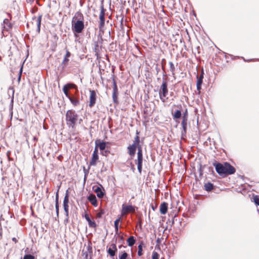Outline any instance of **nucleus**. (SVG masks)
Segmentation results:
<instances>
[{"mask_svg": "<svg viewBox=\"0 0 259 259\" xmlns=\"http://www.w3.org/2000/svg\"><path fill=\"white\" fill-rule=\"evenodd\" d=\"M213 165L215 166L217 172L222 176L232 175L236 171L235 168L228 162L222 164L215 162Z\"/></svg>", "mask_w": 259, "mask_h": 259, "instance_id": "nucleus-1", "label": "nucleus"}, {"mask_svg": "<svg viewBox=\"0 0 259 259\" xmlns=\"http://www.w3.org/2000/svg\"><path fill=\"white\" fill-rule=\"evenodd\" d=\"M75 17L78 19L72 24V29L74 32L80 33L84 28L83 16L81 12H77L75 13V16L73 18V20H74ZM73 22V20H72V23Z\"/></svg>", "mask_w": 259, "mask_h": 259, "instance_id": "nucleus-2", "label": "nucleus"}, {"mask_svg": "<svg viewBox=\"0 0 259 259\" xmlns=\"http://www.w3.org/2000/svg\"><path fill=\"white\" fill-rule=\"evenodd\" d=\"M65 116L67 125L69 127L74 128L78 120V114L73 110H68L66 112Z\"/></svg>", "mask_w": 259, "mask_h": 259, "instance_id": "nucleus-3", "label": "nucleus"}, {"mask_svg": "<svg viewBox=\"0 0 259 259\" xmlns=\"http://www.w3.org/2000/svg\"><path fill=\"white\" fill-rule=\"evenodd\" d=\"M130 146L132 148H135L136 149L137 148H138L137 165L138 171L141 173L142 169L143 163V153L141 146L133 142V144L130 145Z\"/></svg>", "mask_w": 259, "mask_h": 259, "instance_id": "nucleus-4", "label": "nucleus"}, {"mask_svg": "<svg viewBox=\"0 0 259 259\" xmlns=\"http://www.w3.org/2000/svg\"><path fill=\"white\" fill-rule=\"evenodd\" d=\"M168 94L167 82L165 79H163L162 84L159 91V98L160 100L165 102L166 101L165 97Z\"/></svg>", "mask_w": 259, "mask_h": 259, "instance_id": "nucleus-5", "label": "nucleus"}, {"mask_svg": "<svg viewBox=\"0 0 259 259\" xmlns=\"http://www.w3.org/2000/svg\"><path fill=\"white\" fill-rule=\"evenodd\" d=\"M135 212V207L133 205H126L122 204L121 209V215L124 216L130 212L134 213Z\"/></svg>", "mask_w": 259, "mask_h": 259, "instance_id": "nucleus-6", "label": "nucleus"}, {"mask_svg": "<svg viewBox=\"0 0 259 259\" xmlns=\"http://www.w3.org/2000/svg\"><path fill=\"white\" fill-rule=\"evenodd\" d=\"M69 196L67 192H66L63 200V208L65 212L66 217L69 216Z\"/></svg>", "mask_w": 259, "mask_h": 259, "instance_id": "nucleus-7", "label": "nucleus"}, {"mask_svg": "<svg viewBox=\"0 0 259 259\" xmlns=\"http://www.w3.org/2000/svg\"><path fill=\"white\" fill-rule=\"evenodd\" d=\"M203 70L202 69L201 71V74L198 76H197V83H196V86H197V90L198 91V94H200V90L201 89V85L202 84L203 82Z\"/></svg>", "mask_w": 259, "mask_h": 259, "instance_id": "nucleus-8", "label": "nucleus"}, {"mask_svg": "<svg viewBox=\"0 0 259 259\" xmlns=\"http://www.w3.org/2000/svg\"><path fill=\"white\" fill-rule=\"evenodd\" d=\"M90 96L89 99V106L90 107H93L95 104L96 101V93L94 90H90Z\"/></svg>", "mask_w": 259, "mask_h": 259, "instance_id": "nucleus-9", "label": "nucleus"}, {"mask_svg": "<svg viewBox=\"0 0 259 259\" xmlns=\"http://www.w3.org/2000/svg\"><path fill=\"white\" fill-rule=\"evenodd\" d=\"M70 56L71 53L68 50H66V54L64 57L62 62L61 64V66L62 67V69H64L67 66L69 61L68 58L70 57Z\"/></svg>", "mask_w": 259, "mask_h": 259, "instance_id": "nucleus-10", "label": "nucleus"}, {"mask_svg": "<svg viewBox=\"0 0 259 259\" xmlns=\"http://www.w3.org/2000/svg\"><path fill=\"white\" fill-rule=\"evenodd\" d=\"M118 89L115 81H113L112 99L114 103L117 102Z\"/></svg>", "mask_w": 259, "mask_h": 259, "instance_id": "nucleus-11", "label": "nucleus"}, {"mask_svg": "<svg viewBox=\"0 0 259 259\" xmlns=\"http://www.w3.org/2000/svg\"><path fill=\"white\" fill-rule=\"evenodd\" d=\"M168 204L165 202H163L160 205V212L162 214H165L167 211Z\"/></svg>", "mask_w": 259, "mask_h": 259, "instance_id": "nucleus-12", "label": "nucleus"}, {"mask_svg": "<svg viewBox=\"0 0 259 259\" xmlns=\"http://www.w3.org/2000/svg\"><path fill=\"white\" fill-rule=\"evenodd\" d=\"M187 122L188 119H186V118L182 119V120L181 121V125L183 128V130L182 131L181 134L183 136H185L186 134Z\"/></svg>", "mask_w": 259, "mask_h": 259, "instance_id": "nucleus-13", "label": "nucleus"}, {"mask_svg": "<svg viewBox=\"0 0 259 259\" xmlns=\"http://www.w3.org/2000/svg\"><path fill=\"white\" fill-rule=\"evenodd\" d=\"M96 147H98L101 151H103L105 149L106 146V143L104 141L101 142L100 140H96L95 142Z\"/></svg>", "mask_w": 259, "mask_h": 259, "instance_id": "nucleus-14", "label": "nucleus"}, {"mask_svg": "<svg viewBox=\"0 0 259 259\" xmlns=\"http://www.w3.org/2000/svg\"><path fill=\"white\" fill-rule=\"evenodd\" d=\"M117 249L116 248V244H112L108 250V252L111 256H114L115 255V252H116V251H117Z\"/></svg>", "mask_w": 259, "mask_h": 259, "instance_id": "nucleus-15", "label": "nucleus"}, {"mask_svg": "<svg viewBox=\"0 0 259 259\" xmlns=\"http://www.w3.org/2000/svg\"><path fill=\"white\" fill-rule=\"evenodd\" d=\"M55 208H56V214H57V219H59V212L58 191L57 192V193L56 194V197H55Z\"/></svg>", "mask_w": 259, "mask_h": 259, "instance_id": "nucleus-16", "label": "nucleus"}, {"mask_svg": "<svg viewBox=\"0 0 259 259\" xmlns=\"http://www.w3.org/2000/svg\"><path fill=\"white\" fill-rule=\"evenodd\" d=\"M85 220L88 221L90 227L96 228L97 225L95 221H92L88 214L84 215Z\"/></svg>", "mask_w": 259, "mask_h": 259, "instance_id": "nucleus-17", "label": "nucleus"}, {"mask_svg": "<svg viewBox=\"0 0 259 259\" xmlns=\"http://www.w3.org/2000/svg\"><path fill=\"white\" fill-rule=\"evenodd\" d=\"M99 159L98 154H92V157L91 160L90 162V165L95 166L97 164V162Z\"/></svg>", "mask_w": 259, "mask_h": 259, "instance_id": "nucleus-18", "label": "nucleus"}, {"mask_svg": "<svg viewBox=\"0 0 259 259\" xmlns=\"http://www.w3.org/2000/svg\"><path fill=\"white\" fill-rule=\"evenodd\" d=\"M41 17H42V15H40L37 18H33V20L35 21L36 22V24L37 25V31L38 32H39V31H40Z\"/></svg>", "mask_w": 259, "mask_h": 259, "instance_id": "nucleus-19", "label": "nucleus"}, {"mask_svg": "<svg viewBox=\"0 0 259 259\" xmlns=\"http://www.w3.org/2000/svg\"><path fill=\"white\" fill-rule=\"evenodd\" d=\"M88 200L93 205L95 206L97 205V200L96 196L94 194L90 195L88 197Z\"/></svg>", "mask_w": 259, "mask_h": 259, "instance_id": "nucleus-20", "label": "nucleus"}, {"mask_svg": "<svg viewBox=\"0 0 259 259\" xmlns=\"http://www.w3.org/2000/svg\"><path fill=\"white\" fill-rule=\"evenodd\" d=\"M105 10L103 5L101 7V12L99 15L100 21H105Z\"/></svg>", "mask_w": 259, "mask_h": 259, "instance_id": "nucleus-21", "label": "nucleus"}, {"mask_svg": "<svg viewBox=\"0 0 259 259\" xmlns=\"http://www.w3.org/2000/svg\"><path fill=\"white\" fill-rule=\"evenodd\" d=\"M4 28L6 30H9L12 27L11 24L9 22V20L8 19H5L4 20Z\"/></svg>", "mask_w": 259, "mask_h": 259, "instance_id": "nucleus-22", "label": "nucleus"}, {"mask_svg": "<svg viewBox=\"0 0 259 259\" xmlns=\"http://www.w3.org/2000/svg\"><path fill=\"white\" fill-rule=\"evenodd\" d=\"M204 189L206 191H210L212 190L213 188V185L209 182H208L207 183H205L204 184Z\"/></svg>", "mask_w": 259, "mask_h": 259, "instance_id": "nucleus-23", "label": "nucleus"}, {"mask_svg": "<svg viewBox=\"0 0 259 259\" xmlns=\"http://www.w3.org/2000/svg\"><path fill=\"white\" fill-rule=\"evenodd\" d=\"M68 99L74 106H77L79 103V100L75 97H72L70 96Z\"/></svg>", "mask_w": 259, "mask_h": 259, "instance_id": "nucleus-24", "label": "nucleus"}, {"mask_svg": "<svg viewBox=\"0 0 259 259\" xmlns=\"http://www.w3.org/2000/svg\"><path fill=\"white\" fill-rule=\"evenodd\" d=\"M127 150L128 153L129 154V155L132 157H133L135 155L136 151V149H135V148H132L129 146L127 147Z\"/></svg>", "mask_w": 259, "mask_h": 259, "instance_id": "nucleus-25", "label": "nucleus"}, {"mask_svg": "<svg viewBox=\"0 0 259 259\" xmlns=\"http://www.w3.org/2000/svg\"><path fill=\"white\" fill-rule=\"evenodd\" d=\"M174 119H179L182 116V113L180 110H176L174 114H172Z\"/></svg>", "mask_w": 259, "mask_h": 259, "instance_id": "nucleus-26", "label": "nucleus"}, {"mask_svg": "<svg viewBox=\"0 0 259 259\" xmlns=\"http://www.w3.org/2000/svg\"><path fill=\"white\" fill-rule=\"evenodd\" d=\"M135 239L134 236H130L127 240V242L129 246H132L135 243Z\"/></svg>", "mask_w": 259, "mask_h": 259, "instance_id": "nucleus-27", "label": "nucleus"}, {"mask_svg": "<svg viewBox=\"0 0 259 259\" xmlns=\"http://www.w3.org/2000/svg\"><path fill=\"white\" fill-rule=\"evenodd\" d=\"M95 192L97 193V196L99 198H102L104 196V193L102 191L101 189L97 187L95 189Z\"/></svg>", "mask_w": 259, "mask_h": 259, "instance_id": "nucleus-28", "label": "nucleus"}, {"mask_svg": "<svg viewBox=\"0 0 259 259\" xmlns=\"http://www.w3.org/2000/svg\"><path fill=\"white\" fill-rule=\"evenodd\" d=\"M64 86L66 87L68 90L71 89H74L77 90V87L76 86V85H75L74 83H68Z\"/></svg>", "mask_w": 259, "mask_h": 259, "instance_id": "nucleus-29", "label": "nucleus"}, {"mask_svg": "<svg viewBox=\"0 0 259 259\" xmlns=\"http://www.w3.org/2000/svg\"><path fill=\"white\" fill-rule=\"evenodd\" d=\"M170 70L172 73L173 76L175 75V67L174 63L172 62H169Z\"/></svg>", "mask_w": 259, "mask_h": 259, "instance_id": "nucleus-30", "label": "nucleus"}, {"mask_svg": "<svg viewBox=\"0 0 259 259\" xmlns=\"http://www.w3.org/2000/svg\"><path fill=\"white\" fill-rule=\"evenodd\" d=\"M120 221V218H118L114 221V227H115V231L116 232H117L118 231V226H119V223Z\"/></svg>", "mask_w": 259, "mask_h": 259, "instance_id": "nucleus-31", "label": "nucleus"}, {"mask_svg": "<svg viewBox=\"0 0 259 259\" xmlns=\"http://www.w3.org/2000/svg\"><path fill=\"white\" fill-rule=\"evenodd\" d=\"M143 244L142 243H141L138 246V255L139 256H141V255H142L143 254Z\"/></svg>", "mask_w": 259, "mask_h": 259, "instance_id": "nucleus-32", "label": "nucleus"}, {"mask_svg": "<svg viewBox=\"0 0 259 259\" xmlns=\"http://www.w3.org/2000/svg\"><path fill=\"white\" fill-rule=\"evenodd\" d=\"M63 92L64 93V94L65 95V96L68 98H69L70 95H69V93H68V90L67 89V88L66 87H64V86L63 87Z\"/></svg>", "mask_w": 259, "mask_h": 259, "instance_id": "nucleus-33", "label": "nucleus"}, {"mask_svg": "<svg viewBox=\"0 0 259 259\" xmlns=\"http://www.w3.org/2000/svg\"><path fill=\"white\" fill-rule=\"evenodd\" d=\"M159 254L156 251H153L152 255V259H159Z\"/></svg>", "mask_w": 259, "mask_h": 259, "instance_id": "nucleus-34", "label": "nucleus"}, {"mask_svg": "<svg viewBox=\"0 0 259 259\" xmlns=\"http://www.w3.org/2000/svg\"><path fill=\"white\" fill-rule=\"evenodd\" d=\"M253 201L256 205H259V197L257 195L254 196Z\"/></svg>", "mask_w": 259, "mask_h": 259, "instance_id": "nucleus-35", "label": "nucleus"}, {"mask_svg": "<svg viewBox=\"0 0 259 259\" xmlns=\"http://www.w3.org/2000/svg\"><path fill=\"white\" fill-rule=\"evenodd\" d=\"M128 254L126 252H123L122 254L119 256V259H126Z\"/></svg>", "mask_w": 259, "mask_h": 259, "instance_id": "nucleus-36", "label": "nucleus"}, {"mask_svg": "<svg viewBox=\"0 0 259 259\" xmlns=\"http://www.w3.org/2000/svg\"><path fill=\"white\" fill-rule=\"evenodd\" d=\"M23 259H34V256L31 254H26L24 255Z\"/></svg>", "mask_w": 259, "mask_h": 259, "instance_id": "nucleus-37", "label": "nucleus"}, {"mask_svg": "<svg viewBox=\"0 0 259 259\" xmlns=\"http://www.w3.org/2000/svg\"><path fill=\"white\" fill-rule=\"evenodd\" d=\"M105 213L104 212V210H101L97 214V217L98 218H101L102 215Z\"/></svg>", "mask_w": 259, "mask_h": 259, "instance_id": "nucleus-38", "label": "nucleus"}, {"mask_svg": "<svg viewBox=\"0 0 259 259\" xmlns=\"http://www.w3.org/2000/svg\"><path fill=\"white\" fill-rule=\"evenodd\" d=\"M134 143L137 144L138 145H140V138L138 136H137L135 138V140Z\"/></svg>", "mask_w": 259, "mask_h": 259, "instance_id": "nucleus-39", "label": "nucleus"}, {"mask_svg": "<svg viewBox=\"0 0 259 259\" xmlns=\"http://www.w3.org/2000/svg\"><path fill=\"white\" fill-rule=\"evenodd\" d=\"M186 118V119H188V113L187 110H186L185 112L184 113L182 119Z\"/></svg>", "mask_w": 259, "mask_h": 259, "instance_id": "nucleus-40", "label": "nucleus"}, {"mask_svg": "<svg viewBox=\"0 0 259 259\" xmlns=\"http://www.w3.org/2000/svg\"><path fill=\"white\" fill-rule=\"evenodd\" d=\"M105 24V21H100V24H99V28H101L102 27H103L104 26Z\"/></svg>", "mask_w": 259, "mask_h": 259, "instance_id": "nucleus-41", "label": "nucleus"}, {"mask_svg": "<svg viewBox=\"0 0 259 259\" xmlns=\"http://www.w3.org/2000/svg\"><path fill=\"white\" fill-rule=\"evenodd\" d=\"M98 147H95V150L93 152V154H98Z\"/></svg>", "mask_w": 259, "mask_h": 259, "instance_id": "nucleus-42", "label": "nucleus"}, {"mask_svg": "<svg viewBox=\"0 0 259 259\" xmlns=\"http://www.w3.org/2000/svg\"><path fill=\"white\" fill-rule=\"evenodd\" d=\"M83 255L85 256V259H88V252H85L84 253H83Z\"/></svg>", "mask_w": 259, "mask_h": 259, "instance_id": "nucleus-43", "label": "nucleus"}, {"mask_svg": "<svg viewBox=\"0 0 259 259\" xmlns=\"http://www.w3.org/2000/svg\"><path fill=\"white\" fill-rule=\"evenodd\" d=\"M88 252H89L90 253H92V249L91 247L89 246L88 247Z\"/></svg>", "mask_w": 259, "mask_h": 259, "instance_id": "nucleus-44", "label": "nucleus"}, {"mask_svg": "<svg viewBox=\"0 0 259 259\" xmlns=\"http://www.w3.org/2000/svg\"><path fill=\"white\" fill-rule=\"evenodd\" d=\"M68 217H66V219H65V220L64 221V223H65V224L67 223V222H68Z\"/></svg>", "mask_w": 259, "mask_h": 259, "instance_id": "nucleus-45", "label": "nucleus"}, {"mask_svg": "<svg viewBox=\"0 0 259 259\" xmlns=\"http://www.w3.org/2000/svg\"><path fill=\"white\" fill-rule=\"evenodd\" d=\"M200 175H202V170L201 167H200L199 168Z\"/></svg>", "mask_w": 259, "mask_h": 259, "instance_id": "nucleus-46", "label": "nucleus"}, {"mask_svg": "<svg viewBox=\"0 0 259 259\" xmlns=\"http://www.w3.org/2000/svg\"><path fill=\"white\" fill-rule=\"evenodd\" d=\"M12 240H13V241H14V242H16V241H17V240H16V239L15 238H13L12 239Z\"/></svg>", "mask_w": 259, "mask_h": 259, "instance_id": "nucleus-47", "label": "nucleus"}, {"mask_svg": "<svg viewBox=\"0 0 259 259\" xmlns=\"http://www.w3.org/2000/svg\"><path fill=\"white\" fill-rule=\"evenodd\" d=\"M82 121V119H80L79 120V123H80V122Z\"/></svg>", "mask_w": 259, "mask_h": 259, "instance_id": "nucleus-48", "label": "nucleus"}, {"mask_svg": "<svg viewBox=\"0 0 259 259\" xmlns=\"http://www.w3.org/2000/svg\"><path fill=\"white\" fill-rule=\"evenodd\" d=\"M152 208L153 210H154V207L152 206Z\"/></svg>", "mask_w": 259, "mask_h": 259, "instance_id": "nucleus-49", "label": "nucleus"}, {"mask_svg": "<svg viewBox=\"0 0 259 259\" xmlns=\"http://www.w3.org/2000/svg\"><path fill=\"white\" fill-rule=\"evenodd\" d=\"M85 179H86V176L85 175L84 179V180H85Z\"/></svg>", "mask_w": 259, "mask_h": 259, "instance_id": "nucleus-50", "label": "nucleus"}]
</instances>
